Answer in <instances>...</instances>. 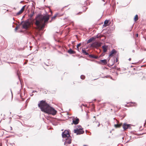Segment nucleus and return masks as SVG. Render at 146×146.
I'll list each match as a JSON object with an SVG mask.
<instances>
[{
    "instance_id": "6e6552de",
    "label": "nucleus",
    "mask_w": 146,
    "mask_h": 146,
    "mask_svg": "<svg viewBox=\"0 0 146 146\" xmlns=\"http://www.w3.org/2000/svg\"><path fill=\"white\" fill-rule=\"evenodd\" d=\"M79 122V119L77 117L73 119L72 121V123L75 125H76L78 124Z\"/></svg>"
},
{
    "instance_id": "2f4dec72",
    "label": "nucleus",
    "mask_w": 146,
    "mask_h": 146,
    "mask_svg": "<svg viewBox=\"0 0 146 146\" xmlns=\"http://www.w3.org/2000/svg\"><path fill=\"white\" fill-rule=\"evenodd\" d=\"M36 91H33L32 92V93H34L35 92H36Z\"/></svg>"
},
{
    "instance_id": "39448f33",
    "label": "nucleus",
    "mask_w": 146,
    "mask_h": 146,
    "mask_svg": "<svg viewBox=\"0 0 146 146\" xmlns=\"http://www.w3.org/2000/svg\"><path fill=\"white\" fill-rule=\"evenodd\" d=\"M62 136L63 138H67L70 137L69 132L68 130H65L62 133Z\"/></svg>"
},
{
    "instance_id": "cd10ccee",
    "label": "nucleus",
    "mask_w": 146,
    "mask_h": 146,
    "mask_svg": "<svg viewBox=\"0 0 146 146\" xmlns=\"http://www.w3.org/2000/svg\"><path fill=\"white\" fill-rule=\"evenodd\" d=\"M94 58H94L95 59H97L98 58V57L97 56H94Z\"/></svg>"
},
{
    "instance_id": "f03ea898",
    "label": "nucleus",
    "mask_w": 146,
    "mask_h": 146,
    "mask_svg": "<svg viewBox=\"0 0 146 146\" xmlns=\"http://www.w3.org/2000/svg\"><path fill=\"white\" fill-rule=\"evenodd\" d=\"M75 128L76 129L74 130L73 132L76 133L77 135L82 134L84 133V131L81 128V126H75Z\"/></svg>"
},
{
    "instance_id": "393cba45",
    "label": "nucleus",
    "mask_w": 146,
    "mask_h": 146,
    "mask_svg": "<svg viewBox=\"0 0 146 146\" xmlns=\"http://www.w3.org/2000/svg\"><path fill=\"white\" fill-rule=\"evenodd\" d=\"M80 78L82 79H84L85 78V76L83 75H82L80 76Z\"/></svg>"
},
{
    "instance_id": "9d476101",
    "label": "nucleus",
    "mask_w": 146,
    "mask_h": 146,
    "mask_svg": "<svg viewBox=\"0 0 146 146\" xmlns=\"http://www.w3.org/2000/svg\"><path fill=\"white\" fill-rule=\"evenodd\" d=\"M71 137L70 136L66 138L65 143L68 144H70L71 143Z\"/></svg>"
},
{
    "instance_id": "b1692460",
    "label": "nucleus",
    "mask_w": 146,
    "mask_h": 146,
    "mask_svg": "<svg viewBox=\"0 0 146 146\" xmlns=\"http://www.w3.org/2000/svg\"><path fill=\"white\" fill-rule=\"evenodd\" d=\"M45 25V23H44L43 24H42V25L41 26V29H42L44 27Z\"/></svg>"
},
{
    "instance_id": "4be33fe9",
    "label": "nucleus",
    "mask_w": 146,
    "mask_h": 146,
    "mask_svg": "<svg viewBox=\"0 0 146 146\" xmlns=\"http://www.w3.org/2000/svg\"><path fill=\"white\" fill-rule=\"evenodd\" d=\"M138 16L137 15H136L134 17V20L135 21L138 20Z\"/></svg>"
},
{
    "instance_id": "0eeeda50",
    "label": "nucleus",
    "mask_w": 146,
    "mask_h": 146,
    "mask_svg": "<svg viewBox=\"0 0 146 146\" xmlns=\"http://www.w3.org/2000/svg\"><path fill=\"white\" fill-rule=\"evenodd\" d=\"M35 19H37L36 20L35 24L38 26H40V24L42 23V21L39 19L38 18H36V17L35 18Z\"/></svg>"
},
{
    "instance_id": "c85d7f7f",
    "label": "nucleus",
    "mask_w": 146,
    "mask_h": 146,
    "mask_svg": "<svg viewBox=\"0 0 146 146\" xmlns=\"http://www.w3.org/2000/svg\"><path fill=\"white\" fill-rule=\"evenodd\" d=\"M18 29V27H16L15 29V31H16Z\"/></svg>"
},
{
    "instance_id": "5701e85b",
    "label": "nucleus",
    "mask_w": 146,
    "mask_h": 146,
    "mask_svg": "<svg viewBox=\"0 0 146 146\" xmlns=\"http://www.w3.org/2000/svg\"><path fill=\"white\" fill-rule=\"evenodd\" d=\"M81 44L80 43L79 44H78L77 46V48L78 51H79V47L80 46Z\"/></svg>"
},
{
    "instance_id": "f3484780",
    "label": "nucleus",
    "mask_w": 146,
    "mask_h": 146,
    "mask_svg": "<svg viewBox=\"0 0 146 146\" xmlns=\"http://www.w3.org/2000/svg\"><path fill=\"white\" fill-rule=\"evenodd\" d=\"M94 39V37L91 38L87 40V44L89 43L92 42Z\"/></svg>"
},
{
    "instance_id": "a211bd4d",
    "label": "nucleus",
    "mask_w": 146,
    "mask_h": 146,
    "mask_svg": "<svg viewBox=\"0 0 146 146\" xmlns=\"http://www.w3.org/2000/svg\"><path fill=\"white\" fill-rule=\"evenodd\" d=\"M109 22V20H106L104 22V26L105 27H106L108 26V24Z\"/></svg>"
},
{
    "instance_id": "c9c22d12",
    "label": "nucleus",
    "mask_w": 146,
    "mask_h": 146,
    "mask_svg": "<svg viewBox=\"0 0 146 146\" xmlns=\"http://www.w3.org/2000/svg\"><path fill=\"white\" fill-rule=\"evenodd\" d=\"M106 3V2L104 4V5H105Z\"/></svg>"
},
{
    "instance_id": "20e7f679",
    "label": "nucleus",
    "mask_w": 146,
    "mask_h": 146,
    "mask_svg": "<svg viewBox=\"0 0 146 146\" xmlns=\"http://www.w3.org/2000/svg\"><path fill=\"white\" fill-rule=\"evenodd\" d=\"M23 23V28L25 29H27L30 25V23L29 21V20L24 21H22L21 22V23Z\"/></svg>"
},
{
    "instance_id": "f257e3e1",
    "label": "nucleus",
    "mask_w": 146,
    "mask_h": 146,
    "mask_svg": "<svg viewBox=\"0 0 146 146\" xmlns=\"http://www.w3.org/2000/svg\"><path fill=\"white\" fill-rule=\"evenodd\" d=\"M38 107L41 111L45 113L54 115L56 114L57 111L53 108L50 106L45 101L41 100L38 104Z\"/></svg>"
},
{
    "instance_id": "2eb2a0df",
    "label": "nucleus",
    "mask_w": 146,
    "mask_h": 146,
    "mask_svg": "<svg viewBox=\"0 0 146 146\" xmlns=\"http://www.w3.org/2000/svg\"><path fill=\"white\" fill-rule=\"evenodd\" d=\"M68 52L70 54H75L76 53V52L72 50L70 48L68 51Z\"/></svg>"
},
{
    "instance_id": "aec40b11",
    "label": "nucleus",
    "mask_w": 146,
    "mask_h": 146,
    "mask_svg": "<svg viewBox=\"0 0 146 146\" xmlns=\"http://www.w3.org/2000/svg\"><path fill=\"white\" fill-rule=\"evenodd\" d=\"M34 13V12H33L32 13L30 14L29 15V16L30 18L29 19H28L30 21H31V20H32V18L33 15Z\"/></svg>"
},
{
    "instance_id": "423d86ee",
    "label": "nucleus",
    "mask_w": 146,
    "mask_h": 146,
    "mask_svg": "<svg viewBox=\"0 0 146 146\" xmlns=\"http://www.w3.org/2000/svg\"><path fill=\"white\" fill-rule=\"evenodd\" d=\"M101 43L97 42H95L93 43L91 45V47H99L101 46Z\"/></svg>"
},
{
    "instance_id": "ddd939ff",
    "label": "nucleus",
    "mask_w": 146,
    "mask_h": 146,
    "mask_svg": "<svg viewBox=\"0 0 146 146\" xmlns=\"http://www.w3.org/2000/svg\"><path fill=\"white\" fill-rule=\"evenodd\" d=\"M117 53V51L115 49H113L111 50L110 52V54H109V56H113V54H115Z\"/></svg>"
},
{
    "instance_id": "4468645a",
    "label": "nucleus",
    "mask_w": 146,
    "mask_h": 146,
    "mask_svg": "<svg viewBox=\"0 0 146 146\" xmlns=\"http://www.w3.org/2000/svg\"><path fill=\"white\" fill-rule=\"evenodd\" d=\"M25 6V5L23 6L22 7V8H21V10L17 13V15H19L21 13L23 12V11L24 10Z\"/></svg>"
},
{
    "instance_id": "bb28decb",
    "label": "nucleus",
    "mask_w": 146,
    "mask_h": 146,
    "mask_svg": "<svg viewBox=\"0 0 146 146\" xmlns=\"http://www.w3.org/2000/svg\"><path fill=\"white\" fill-rule=\"evenodd\" d=\"M94 55L92 54L89 55V56L90 57L92 58H94Z\"/></svg>"
},
{
    "instance_id": "4c0bfd02",
    "label": "nucleus",
    "mask_w": 146,
    "mask_h": 146,
    "mask_svg": "<svg viewBox=\"0 0 146 146\" xmlns=\"http://www.w3.org/2000/svg\"><path fill=\"white\" fill-rule=\"evenodd\" d=\"M145 40H146V38H145Z\"/></svg>"
},
{
    "instance_id": "473e14b6",
    "label": "nucleus",
    "mask_w": 146,
    "mask_h": 146,
    "mask_svg": "<svg viewBox=\"0 0 146 146\" xmlns=\"http://www.w3.org/2000/svg\"><path fill=\"white\" fill-rule=\"evenodd\" d=\"M131 60V58H129V61H130V60Z\"/></svg>"
},
{
    "instance_id": "412c9836",
    "label": "nucleus",
    "mask_w": 146,
    "mask_h": 146,
    "mask_svg": "<svg viewBox=\"0 0 146 146\" xmlns=\"http://www.w3.org/2000/svg\"><path fill=\"white\" fill-rule=\"evenodd\" d=\"M101 61L105 64H106L107 63L106 59L101 60Z\"/></svg>"
},
{
    "instance_id": "9b49d317",
    "label": "nucleus",
    "mask_w": 146,
    "mask_h": 146,
    "mask_svg": "<svg viewBox=\"0 0 146 146\" xmlns=\"http://www.w3.org/2000/svg\"><path fill=\"white\" fill-rule=\"evenodd\" d=\"M129 127H130L129 125L125 123L123 125V128L125 130L127 129Z\"/></svg>"
},
{
    "instance_id": "6ab92c4d",
    "label": "nucleus",
    "mask_w": 146,
    "mask_h": 146,
    "mask_svg": "<svg viewBox=\"0 0 146 146\" xmlns=\"http://www.w3.org/2000/svg\"><path fill=\"white\" fill-rule=\"evenodd\" d=\"M82 53H84L85 55H89L88 53L86 52V51L84 49H82Z\"/></svg>"
},
{
    "instance_id": "1a4fd4ad",
    "label": "nucleus",
    "mask_w": 146,
    "mask_h": 146,
    "mask_svg": "<svg viewBox=\"0 0 146 146\" xmlns=\"http://www.w3.org/2000/svg\"><path fill=\"white\" fill-rule=\"evenodd\" d=\"M94 118H95V120L93 121L94 125L95 126L97 125L98 127H99L100 125L99 122L97 120H96L95 116H94Z\"/></svg>"
},
{
    "instance_id": "c756f323",
    "label": "nucleus",
    "mask_w": 146,
    "mask_h": 146,
    "mask_svg": "<svg viewBox=\"0 0 146 146\" xmlns=\"http://www.w3.org/2000/svg\"><path fill=\"white\" fill-rule=\"evenodd\" d=\"M118 61V59L117 58L116 59V62H117Z\"/></svg>"
},
{
    "instance_id": "e433bc0d",
    "label": "nucleus",
    "mask_w": 146,
    "mask_h": 146,
    "mask_svg": "<svg viewBox=\"0 0 146 146\" xmlns=\"http://www.w3.org/2000/svg\"><path fill=\"white\" fill-rule=\"evenodd\" d=\"M84 146H87L86 145H84Z\"/></svg>"
},
{
    "instance_id": "f8f14e48",
    "label": "nucleus",
    "mask_w": 146,
    "mask_h": 146,
    "mask_svg": "<svg viewBox=\"0 0 146 146\" xmlns=\"http://www.w3.org/2000/svg\"><path fill=\"white\" fill-rule=\"evenodd\" d=\"M62 15H60L59 13H57L54 15V16L52 17L51 20H53L54 19H55L56 17L57 16L60 17Z\"/></svg>"
},
{
    "instance_id": "a878e982",
    "label": "nucleus",
    "mask_w": 146,
    "mask_h": 146,
    "mask_svg": "<svg viewBox=\"0 0 146 146\" xmlns=\"http://www.w3.org/2000/svg\"><path fill=\"white\" fill-rule=\"evenodd\" d=\"M120 126H121L120 125H119V124H118L115 125V126L116 127H120Z\"/></svg>"
},
{
    "instance_id": "72a5a7b5",
    "label": "nucleus",
    "mask_w": 146,
    "mask_h": 146,
    "mask_svg": "<svg viewBox=\"0 0 146 146\" xmlns=\"http://www.w3.org/2000/svg\"><path fill=\"white\" fill-rule=\"evenodd\" d=\"M102 1H104V2L105 1V0H102Z\"/></svg>"
},
{
    "instance_id": "f704fd0d",
    "label": "nucleus",
    "mask_w": 146,
    "mask_h": 146,
    "mask_svg": "<svg viewBox=\"0 0 146 146\" xmlns=\"http://www.w3.org/2000/svg\"><path fill=\"white\" fill-rule=\"evenodd\" d=\"M31 95V96H33V94H32V95Z\"/></svg>"
},
{
    "instance_id": "7ed1b4c3",
    "label": "nucleus",
    "mask_w": 146,
    "mask_h": 146,
    "mask_svg": "<svg viewBox=\"0 0 146 146\" xmlns=\"http://www.w3.org/2000/svg\"><path fill=\"white\" fill-rule=\"evenodd\" d=\"M36 18H38L39 19L42 21V23L43 21L44 23H46L47 22L49 19V16L48 15L43 16L42 15H38L36 16Z\"/></svg>"
},
{
    "instance_id": "7c9ffc66",
    "label": "nucleus",
    "mask_w": 146,
    "mask_h": 146,
    "mask_svg": "<svg viewBox=\"0 0 146 146\" xmlns=\"http://www.w3.org/2000/svg\"><path fill=\"white\" fill-rule=\"evenodd\" d=\"M136 37H137L138 36V34H136Z\"/></svg>"
},
{
    "instance_id": "dca6fc26",
    "label": "nucleus",
    "mask_w": 146,
    "mask_h": 146,
    "mask_svg": "<svg viewBox=\"0 0 146 146\" xmlns=\"http://www.w3.org/2000/svg\"><path fill=\"white\" fill-rule=\"evenodd\" d=\"M107 46H105V45H104L102 46V48H103V51L104 52H106L107 50Z\"/></svg>"
}]
</instances>
